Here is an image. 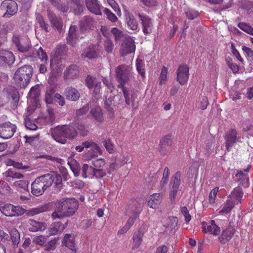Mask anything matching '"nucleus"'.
<instances>
[{
	"instance_id": "nucleus-1",
	"label": "nucleus",
	"mask_w": 253,
	"mask_h": 253,
	"mask_svg": "<svg viewBox=\"0 0 253 253\" xmlns=\"http://www.w3.org/2000/svg\"><path fill=\"white\" fill-rule=\"evenodd\" d=\"M55 177L58 182H55L57 188L62 186V178L60 175L47 173L37 177L31 185V192L36 196L42 195L44 191L50 187L54 181Z\"/></svg>"
},
{
	"instance_id": "nucleus-2",
	"label": "nucleus",
	"mask_w": 253,
	"mask_h": 253,
	"mask_svg": "<svg viewBox=\"0 0 253 253\" xmlns=\"http://www.w3.org/2000/svg\"><path fill=\"white\" fill-rule=\"evenodd\" d=\"M79 204L75 199L66 198L58 202V206L51 215L53 219H62L73 215L78 209Z\"/></svg>"
},
{
	"instance_id": "nucleus-3",
	"label": "nucleus",
	"mask_w": 253,
	"mask_h": 253,
	"mask_svg": "<svg viewBox=\"0 0 253 253\" xmlns=\"http://www.w3.org/2000/svg\"><path fill=\"white\" fill-rule=\"evenodd\" d=\"M51 136L56 142L65 144L67 139H74L78 135L75 127L71 125L58 126L51 129Z\"/></svg>"
},
{
	"instance_id": "nucleus-4",
	"label": "nucleus",
	"mask_w": 253,
	"mask_h": 253,
	"mask_svg": "<svg viewBox=\"0 0 253 253\" xmlns=\"http://www.w3.org/2000/svg\"><path fill=\"white\" fill-rule=\"evenodd\" d=\"M32 68L29 65H24L18 68L14 75V80L21 87H25L29 84L32 76Z\"/></svg>"
},
{
	"instance_id": "nucleus-5",
	"label": "nucleus",
	"mask_w": 253,
	"mask_h": 253,
	"mask_svg": "<svg viewBox=\"0 0 253 253\" xmlns=\"http://www.w3.org/2000/svg\"><path fill=\"white\" fill-rule=\"evenodd\" d=\"M116 80L120 83L118 87H123L132 76L130 68L126 65L118 66L115 70Z\"/></svg>"
},
{
	"instance_id": "nucleus-6",
	"label": "nucleus",
	"mask_w": 253,
	"mask_h": 253,
	"mask_svg": "<svg viewBox=\"0 0 253 253\" xmlns=\"http://www.w3.org/2000/svg\"><path fill=\"white\" fill-rule=\"evenodd\" d=\"M15 125L8 122L0 124V137L7 139L12 137L16 130Z\"/></svg>"
},
{
	"instance_id": "nucleus-7",
	"label": "nucleus",
	"mask_w": 253,
	"mask_h": 253,
	"mask_svg": "<svg viewBox=\"0 0 253 253\" xmlns=\"http://www.w3.org/2000/svg\"><path fill=\"white\" fill-rule=\"evenodd\" d=\"M0 8L5 10V12L3 14V16L5 17L13 15L17 11V3L12 0H5L2 1Z\"/></svg>"
},
{
	"instance_id": "nucleus-8",
	"label": "nucleus",
	"mask_w": 253,
	"mask_h": 253,
	"mask_svg": "<svg viewBox=\"0 0 253 253\" xmlns=\"http://www.w3.org/2000/svg\"><path fill=\"white\" fill-rule=\"evenodd\" d=\"M12 42L19 51L24 52L29 49V45L27 38H23L17 34H15L12 38Z\"/></svg>"
},
{
	"instance_id": "nucleus-9",
	"label": "nucleus",
	"mask_w": 253,
	"mask_h": 253,
	"mask_svg": "<svg viewBox=\"0 0 253 253\" xmlns=\"http://www.w3.org/2000/svg\"><path fill=\"white\" fill-rule=\"evenodd\" d=\"M138 16L141 21L143 33L147 35L150 34L153 30V24L152 20L146 15L138 14Z\"/></svg>"
},
{
	"instance_id": "nucleus-10",
	"label": "nucleus",
	"mask_w": 253,
	"mask_h": 253,
	"mask_svg": "<svg viewBox=\"0 0 253 253\" xmlns=\"http://www.w3.org/2000/svg\"><path fill=\"white\" fill-rule=\"evenodd\" d=\"M177 81L182 85L185 84L189 78V68L185 64L180 65L176 71Z\"/></svg>"
},
{
	"instance_id": "nucleus-11",
	"label": "nucleus",
	"mask_w": 253,
	"mask_h": 253,
	"mask_svg": "<svg viewBox=\"0 0 253 253\" xmlns=\"http://www.w3.org/2000/svg\"><path fill=\"white\" fill-rule=\"evenodd\" d=\"M135 50V45L133 40L130 37L126 38L122 44V55L133 52Z\"/></svg>"
},
{
	"instance_id": "nucleus-12",
	"label": "nucleus",
	"mask_w": 253,
	"mask_h": 253,
	"mask_svg": "<svg viewBox=\"0 0 253 253\" xmlns=\"http://www.w3.org/2000/svg\"><path fill=\"white\" fill-rule=\"evenodd\" d=\"M202 231L204 233H211L213 235H217L220 232V229L215 223L214 220H211L209 224L205 222L202 223Z\"/></svg>"
},
{
	"instance_id": "nucleus-13",
	"label": "nucleus",
	"mask_w": 253,
	"mask_h": 253,
	"mask_svg": "<svg viewBox=\"0 0 253 253\" xmlns=\"http://www.w3.org/2000/svg\"><path fill=\"white\" fill-rule=\"evenodd\" d=\"M81 55L82 58L94 59L98 58L99 54L97 51L96 46L93 44H90L83 49Z\"/></svg>"
},
{
	"instance_id": "nucleus-14",
	"label": "nucleus",
	"mask_w": 253,
	"mask_h": 253,
	"mask_svg": "<svg viewBox=\"0 0 253 253\" xmlns=\"http://www.w3.org/2000/svg\"><path fill=\"white\" fill-rule=\"evenodd\" d=\"M239 138V137H237V132L235 129H231L226 133L225 137V146L228 151L230 148Z\"/></svg>"
},
{
	"instance_id": "nucleus-15",
	"label": "nucleus",
	"mask_w": 253,
	"mask_h": 253,
	"mask_svg": "<svg viewBox=\"0 0 253 253\" xmlns=\"http://www.w3.org/2000/svg\"><path fill=\"white\" fill-rule=\"evenodd\" d=\"M88 117L91 118L95 124H100L104 121V116L101 109L99 107L92 108L88 115Z\"/></svg>"
},
{
	"instance_id": "nucleus-16",
	"label": "nucleus",
	"mask_w": 253,
	"mask_h": 253,
	"mask_svg": "<svg viewBox=\"0 0 253 253\" xmlns=\"http://www.w3.org/2000/svg\"><path fill=\"white\" fill-rule=\"evenodd\" d=\"M235 232V229L231 225H229L225 230H223L222 234L219 237L220 243L224 244L228 242L233 236Z\"/></svg>"
},
{
	"instance_id": "nucleus-17",
	"label": "nucleus",
	"mask_w": 253,
	"mask_h": 253,
	"mask_svg": "<svg viewBox=\"0 0 253 253\" xmlns=\"http://www.w3.org/2000/svg\"><path fill=\"white\" fill-rule=\"evenodd\" d=\"M13 54L8 50H0V65L11 64L14 61Z\"/></svg>"
},
{
	"instance_id": "nucleus-18",
	"label": "nucleus",
	"mask_w": 253,
	"mask_h": 253,
	"mask_svg": "<svg viewBox=\"0 0 253 253\" xmlns=\"http://www.w3.org/2000/svg\"><path fill=\"white\" fill-rule=\"evenodd\" d=\"M250 166H249L246 169H244V171L248 172L250 169ZM236 176L238 177V180L240 184L243 185L245 187H247L249 185V178L248 174L246 173H244L242 170H238L237 173L236 174Z\"/></svg>"
},
{
	"instance_id": "nucleus-19",
	"label": "nucleus",
	"mask_w": 253,
	"mask_h": 253,
	"mask_svg": "<svg viewBox=\"0 0 253 253\" xmlns=\"http://www.w3.org/2000/svg\"><path fill=\"white\" fill-rule=\"evenodd\" d=\"M47 17L53 26L60 32L62 30L63 27L61 20L57 18L55 14L49 10H47Z\"/></svg>"
},
{
	"instance_id": "nucleus-20",
	"label": "nucleus",
	"mask_w": 253,
	"mask_h": 253,
	"mask_svg": "<svg viewBox=\"0 0 253 253\" xmlns=\"http://www.w3.org/2000/svg\"><path fill=\"white\" fill-rule=\"evenodd\" d=\"M85 4L87 9L92 13L96 15L101 14V5L97 0H85Z\"/></svg>"
},
{
	"instance_id": "nucleus-21",
	"label": "nucleus",
	"mask_w": 253,
	"mask_h": 253,
	"mask_svg": "<svg viewBox=\"0 0 253 253\" xmlns=\"http://www.w3.org/2000/svg\"><path fill=\"white\" fill-rule=\"evenodd\" d=\"M46 224L44 222H39L33 219L28 221V229L30 231L36 232L45 229Z\"/></svg>"
},
{
	"instance_id": "nucleus-22",
	"label": "nucleus",
	"mask_w": 253,
	"mask_h": 253,
	"mask_svg": "<svg viewBox=\"0 0 253 253\" xmlns=\"http://www.w3.org/2000/svg\"><path fill=\"white\" fill-rule=\"evenodd\" d=\"M94 25V21L90 16H84L80 23V26L82 31L91 30Z\"/></svg>"
},
{
	"instance_id": "nucleus-23",
	"label": "nucleus",
	"mask_w": 253,
	"mask_h": 253,
	"mask_svg": "<svg viewBox=\"0 0 253 253\" xmlns=\"http://www.w3.org/2000/svg\"><path fill=\"white\" fill-rule=\"evenodd\" d=\"M68 225V222H66L63 224L61 222H55L51 225L49 229L50 234L51 235H55L61 233L66 228Z\"/></svg>"
},
{
	"instance_id": "nucleus-24",
	"label": "nucleus",
	"mask_w": 253,
	"mask_h": 253,
	"mask_svg": "<svg viewBox=\"0 0 253 253\" xmlns=\"http://www.w3.org/2000/svg\"><path fill=\"white\" fill-rule=\"evenodd\" d=\"M64 94L67 99L72 101L78 100L80 97L78 90L72 87H67L64 91Z\"/></svg>"
},
{
	"instance_id": "nucleus-25",
	"label": "nucleus",
	"mask_w": 253,
	"mask_h": 253,
	"mask_svg": "<svg viewBox=\"0 0 253 253\" xmlns=\"http://www.w3.org/2000/svg\"><path fill=\"white\" fill-rule=\"evenodd\" d=\"M62 244L70 250L74 252L76 251L74 237L71 234L65 235L62 240Z\"/></svg>"
},
{
	"instance_id": "nucleus-26",
	"label": "nucleus",
	"mask_w": 253,
	"mask_h": 253,
	"mask_svg": "<svg viewBox=\"0 0 253 253\" xmlns=\"http://www.w3.org/2000/svg\"><path fill=\"white\" fill-rule=\"evenodd\" d=\"M243 194L242 189L240 187H237L234 189L229 198L230 200L236 202V204H238L241 203Z\"/></svg>"
},
{
	"instance_id": "nucleus-27",
	"label": "nucleus",
	"mask_w": 253,
	"mask_h": 253,
	"mask_svg": "<svg viewBox=\"0 0 253 253\" xmlns=\"http://www.w3.org/2000/svg\"><path fill=\"white\" fill-rule=\"evenodd\" d=\"M79 73V70L76 65H72L68 68L64 73L65 79H73L75 78Z\"/></svg>"
},
{
	"instance_id": "nucleus-28",
	"label": "nucleus",
	"mask_w": 253,
	"mask_h": 253,
	"mask_svg": "<svg viewBox=\"0 0 253 253\" xmlns=\"http://www.w3.org/2000/svg\"><path fill=\"white\" fill-rule=\"evenodd\" d=\"M162 196L159 193L152 195L148 202V205L152 209H156L157 206L161 203Z\"/></svg>"
},
{
	"instance_id": "nucleus-29",
	"label": "nucleus",
	"mask_w": 253,
	"mask_h": 253,
	"mask_svg": "<svg viewBox=\"0 0 253 253\" xmlns=\"http://www.w3.org/2000/svg\"><path fill=\"white\" fill-rule=\"evenodd\" d=\"M32 56L34 58H38L41 61L43 62L46 61L47 60V54L41 47L38 49L36 48L33 49Z\"/></svg>"
},
{
	"instance_id": "nucleus-30",
	"label": "nucleus",
	"mask_w": 253,
	"mask_h": 253,
	"mask_svg": "<svg viewBox=\"0 0 253 253\" xmlns=\"http://www.w3.org/2000/svg\"><path fill=\"white\" fill-rule=\"evenodd\" d=\"M55 114L53 110L48 108L46 110V114L42 117L43 121L47 124L52 125L55 121Z\"/></svg>"
},
{
	"instance_id": "nucleus-31",
	"label": "nucleus",
	"mask_w": 253,
	"mask_h": 253,
	"mask_svg": "<svg viewBox=\"0 0 253 253\" xmlns=\"http://www.w3.org/2000/svg\"><path fill=\"white\" fill-rule=\"evenodd\" d=\"M143 233L138 231L135 232L133 236L132 249H137L140 246L142 241Z\"/></svg>"
},
{
	"instance_id": "nucleus-32",
	"label": "nucleus",
	"mask_w": 253,
	"mask_h": 253,
	"mask_svg": "<svg viewBox=\"0 0 253 253\" xmlns=\"http://www.w3.org/2000/svg\"><path fill=\"white\" fill-rule=\"evenodd\" d=\"M113 96L111 94V92L108 93L107 96L105 97L104 100V105L106 110L109 112L110 115H112L114 113L113 109L111 107L112 105V101Z\"/></svg>"
},
{
	"instance_id": "nucleus-33",
	"label": "nucleus",
	"mask_w": 253,
	"mask_h": 253,
	"mask_svg": "<svg viewBox=\"0 0 253 253\" xmlns=\"http://www.w3.org/2000/svg\"><path fill=\"white\" fill-rule=\"evenodd\" d=\"M82 171V176L84 178H86L87 177H92L94 168L91 166L84 164L83 165Z\"/></svg>"
},
{
	"instance_id": "nucleus-34",
	"label": "nucleus",
	"mask_w": 253,
	"mask_h": 253,
	"mask_svg": "<svg viewBox=\"0 0 253 253\" xmlns=\"http://www.w3.org/2000/svg\"><path fill=\"white\" fill-rule=\"evenodd\" d=\"M181 172L177 171L171 177L170 184L172 187H181Z\"/></svg>"
},
{
	"instance_id": "nucleus-35",
	"label": "nucleus",
	"mask_w": 253,
	"mask_h": 253,
	"mask_svg": "<svg viewBox=\"0 0 253 253\" xmlns=\"http://www.w3.org/2000/svg\"><path fill=\"white\" fill-rule=\"evenodd\" d=\"M48 209L49 206L47 205H45L43 206L39 207L36 208H33L31 210H29L27 212V214L29 216H34L40 213L46 211H48Z\"/></svg>"
},
{
	"instance_id": "nucleus-36",
	"label": "nucleus",
	"mask_w": 253,
	"mask_h": 253,
	"mask_svg": "<svg viewBox=\"0 0 253 253\" xmlns=\"http://www.w3.org/2000/svg\"><path fill=\"white\" fill-rule=\"evenodd\" d=\"M235 204H236V202H233L230 199H228L226 201V203L219 212L220 213H228L234 208Z\"/></svg>"
},
{
	"instance_id": "nucleus-37",
	"label": "nucleus",
	"mask_w": 253,
	"mask_h": 253,
	"mask_svg": "<svg viewBox=\"0 0 253 253\" xmlns=\"http://www.w3.org/2000/svg\"><path fill=\"white\" fill-rule=\"evenodd\" d=\"M54 90L52 86L48 87L45 92L44 100L47 104H50L53 102V94Z\"/></svg>"
},
{
	"instance_id": "nucleus-38",
	"label": "nucleus",
	"mask_w": 253,
	"mask_h": 253,
	"mask_svg": "<svg viewBox=\"0 0 253 253\" xmlns=\"http://www.w3.org/2000/svg\"><path fill=\"white\" fill-rule=\"evenodd\" d=\"M128 27L132 30H136L138 28V22L133 16H129L126 18Z\"/></svg>"
},
{
	"instance_id": "nucleus-39",
	"label": "nucleus",
	"mask_w": 253,
	"mask_h": 253,
	"mask_svg": "<svg viewBox=\"0 0 253 253\" xmlns=\"http://www.w3.org/2000/svg\"><path fill=\"white\" fill-rule=\"evenodd\" d=\"M141 207L139 206L138 207H137L135 210L134 216L130 217L126 221V224H125L126 226H127L129 229L131 228L132 225L134 224V221L136 218L138 217V214L141 211Z\"/></svg>"
},
{
	"instance_id": "nucleus-40",
	"label": "nucleus",
	"mask_w": 253,
	"mask_h": 253,
	"mask_svg": "<svg viewBox=\"0 0 253 253\" xmlns=\"http://www.w3.org/2000/svg\"><path fill=\"white\" fill-rule=\"evenodd\" d=\"M36 20L39 24L40 27L44 30L46 32H49V25L45 21L43 17L41 15H37Z\"/></svg>"
},
{
	"instance_id": "nucleus-41",
	"label": "nucleus",
	"mask_w": 253,
	"mask_h": 253,
	"mask_svg": "<svg viewBox=\"0 0 253 253\" xmlns=\"http://www.w3.org/2000/svg\"><path fill=\"white\" fill-rule=\"evenodd\" d=\"M181 187L171 186L169 191V199L171 203H175L176 200V196L179 191H181Z\"/></svg>"
},
{
	"instance_id": "nucleus-42",
	"label": "nucleus",
	"mask_w": 253,
	"mask_h": 253,
	"mask_svg": "<svg viewBox=\"0 0 253 253\" xmlns=\"http://www.w3.org/2000/svg\"><path fill=\"white\" fill-rule=\"evenodd\" d=\"M11 217L18 216L25 212V210L20 206H14L11 204Z\"/></svg>"
},
{
	"instance_id": "nucleus-43",
	"label": "nucleus",
	"mask_w": 253,
	"mask_h": 253,
	"mask_svg": "<svg viewBox=\"0 0 253 253\" xmlns=\"http://www.w3.org/2000/svg\"><path fill=\"white\" fill-rule=\"evenodd\" d=\"M136 69L138 73L144 78L145 76V71L144 69V63L142 60L137 59L136 61Z\"/></svg>"
},
{
	"instance_id": "nucleus-44",
	"label": "nucleus",
	"mask_w": 253,
	"mask_h": 253,
	"mask_svg": "<svg viewBox=\"0 0 253 253\" xmlns=\"http://www.w3.org/2000/svg\"><path fill=\"white\" fill-rule=\"evenodd\" d=\"M6 177H9L15 178H21L23 177V175L16 171L14 169H11L7 170L4 173Z\"/></svg>"
},
{
	"instance_id": "nucleus-45",
	"label": "nucleus",
	"mask_w": 253,
	"mask_h": 253,
	"mask_svg": "<svg viewBox=\"0 0 253 253\" xmlns=\"http://www.w3.org/2000/svg\"><path fill=\"white\" fill-rule=\"evenodd\" d=\"M11 239L14 245H17L20 241V234L15 229H12L10 233Z\"/></svg>"
},
{
	"instance_id": "nucleus-46",
	"label": "nucleus",
	"mask_w": 253,
	"mask_h": 253,
	"mask_svg": "<svg viewBox=\"0 0 253 253\" xmlns=\"http://www.w3.org/2000/svg\"><path fill=\"white\" fill-rule=\"evenodd\" d=\"M48 237L43 235L37 236L33 238L34 243L41 246H43L47 241Z\"/></svg>"
},
{
	"instance_id": "nucleus-47",
	"label": "nucleus",
	"mask_w": 253,
	"mask_h": 253,
	"mask_svg": "<svg viewBox=\"0 0 253 253\" xmlns=\"http://www.w3.org/2000/svg\"><path fill=\"white\" fill-rule=\"evenodd\" d=\"M99 152H96V150L94 149H90L87 153L84 155V158L86 160H90L93 158L97 157L98 155H101L102 152L101 150L99 147Z\"/></svg>"
},
{
	"instance_id": "nucleus-48",
	"label": "nucleus",
	"mask_w": 253,
	"mask_h": 253,
	"mask_svg": "<svg viewBox=\"0 0 253 253\" xmlns=\"http://www.w3.org/2000/svg\"><path fill=\"white\" fill-rule=\"evenodd\" d=\"M238 27L245 32L253 35V28L249 24L243 22H240L238 24Z\"/></svg>"
},
{
	"instance_id": "nucleus-49",
	"label": "nucleus",
	"mask_w": 253,
	"mask_h": 253,
	"mask_svg": "<svg viewBox=\"0 0 253 253\" xmlns=\"http://www.w3.org/2000/svg\"><path fill=\"white\" fill-rule=\"evenodd\" d=\"M167 75H168V69L166 67H163L162 69L160 76L159 78L160 80V84L162 85L163 84H166L167 81Z\"/></svg>"
},
{
	"instance_id": "nucleus-50",
	"label": "nucleus",
	"mask_w": 253,
	"mask_h": 253,
	"mask_svg": "<svg viewBox=\"0 0 253 253\" xmlns=\"http://www.w3.org/2000/svg\"><path fill=\"white\" fill-rule=\"evenodd\" d=\"M11 204H7L0 208L1 212L5 216L11 217Z\"/></svg>"
},
{
	"instance_id": "nucleus-51",
	"label": "nucleus",
	"mask_w": 253,
	"mask_h": 253,
	"mask_svg": "<svg viewBox=\"0 0 253 253\" xmlns=\"http://www.w3.org/2000/svg\"><path fill=\"white\" fill-rule=\"evenodd\" d=\"M94 89L93 90V94L95 99H99L101 97L100 90L101 87V83L100 82H97L95 83L94 86Z\"/></svg>"
},
{
	"instance_id": "nucleus-52",
	"label": "nucleus",
	"mask_w": 253,
	"mask_h": 253,
	"mask_svg": "<svg viewBox=\"0 0 253 253\" xmlns=\"http://www.w3.org/2000/svg\"><path fill=\"white\" fill-rule=\"evenodd\" d=\"M242 50L248 60L250 61H253V50L246 46H242Z\"/></svg>"
},
{
	"instance_id": "nucleus-53",
	"label": "nucleus",
	"mask_w": 253,
	"mask_h": 253,
	"mask_svg": "<svg viewBox=\"0 0 253 253\" xmlns=\"http://www.w3.org/2000/svg\"><path fill=\"white\" fill-rule=\"evenodd\" d=\"M104 47L106 52L112 53L114 48V44L110 39H107L104 41Z\"/></svg>"
},
{
	"instance_id": "nucleus-54",
	"label": "nucleus",
	"mask_w": 253,
	"mask_h": 253,
	"mask_svg": "<svg viewBox=\"0 0 253 253\" xmlns=\"http://www.w3.org/2000/svg\"><path fill=\"white\" fill-rule=\"evenodd\" d=\"M92 165L93 166L94 168L102 169L105 164V162L103 159H98L92 160L91 162Z\"/></svg>"
},
{
	"instance_id": "nucleus-55",
	"label": "nucleus",
	"mask_w": 253,
	"mask_h": 253,
	"mask_svg": "<svg viewBox=\"0 0 253 253\" xmlns=\"http://www.w3.org/2000/svg\"><path fill=\"white\" fill-rule=\"evenodd\" d=\"M15 186L19 188H21L24 190H27L28 189V182L27 180H18L14 182Z\"/></svg>"
},
{
	"instance_id": "nucleus-56",
	"label": "nucleus",
	"mask_w": 253,
	"mask_h": 253,
	"mask_svg": "<svg viewBox=\"0 0 253 253\" xmlns=\"http://www.w3.org/2000/svg\"><path fill=\"white\" fill-rule=\"evenodd\" d=\"M106 174V171L102 169L94 168L92 177H95L96 178H100L104 177Z\"/></svg>"
},
{
	"instance_id": "nucleus-57",
	"label": "nucleus",
	"mask_w": 253,
	"mask_h": 253,
	"mask_svg": "<svg viewBox=\"0 0 253 253\" xmlns=\"http://www.w3.org/2000/svg\"><path fill=\"white\" fill-rule=\"evenodd\" d=\"M82 144L84 148L94 149L96 150V152H99V146L94 142L87 141L83 142Z\"/></svg>"
},
{
	"instance_id": "nucleus-58",
	"label": "nucleus",
	"mask_w": 253,
	"mask_h": 253,
	"mask_svg": "<svg viewBox=\"0 0 253 253\" xmlns=\"http://www.w3.org/2000/svg\"><path fill=\"white\" fill-rule=\"evenodd\" d=\"M103 12L106 15L107 18L112 22H115L117 20V16L107 8H105Z\"/></svg>"
},
{
	"instance_id": "nucleus-59",
	"label": "nucleus",
	"mask_w": 253,
	"mask_h": 253,
	"mask_svg": "<svg viewBox=\"0 0 253 253\" xmlns=\"http://www.w3.org/2000/svg\"><path fill=\"white\" fill-rule=\"evenodd\" d=\"M226 61L228 67L234 73H236L239 71L240 69L239 66L235 63H233L230 58L226 59Z\"/></svg>"
},
{
	"instance_id": "nucleus-60",
	"label": "nucleus",
	"mask_w": 253,
	"mask_h": 253,
	"mask_svg": "<svg viewBox=\"0 0 253 253\" xmlns=\"http://www.w3.org/2000/svg\"><path fill=\"white\" fill-rule=\"evenodd\" d=\"M219 188L216 187L213 189L209 194V201L210 203L213 204L216 197L217 193L218 191Z\"/></svg>"
},
{
	"instance_id": "nucleus-61",
	"label": "nucleus",
	"mask_w": 253,
	"mask_h": 253,
	"mask_svg": "<svg viewBox=\"0 0 253 253\" xmlns=\"http://www.w3.org/2000/svg\"><path fill=\"white\" fill-rule=\"evenodd\" d=\"M111 31L114 35L116 41L119 40L124 36L123 32L116 28H112Z\"/></svg>"
},
{
	"instance_id": "nucleus-62",
	"label": "nucleus",
	"mask_w": 253,
	"mask_h": 253,
	"mask_svg": "<svg viewBox=\"0 0 253 253\" xmlns=\"http://www.w3.org/2000/svg\"><path fill=\"white\" fill-rule=\"evenodd\" d=\"M95 81V79L92 77L91 76L88 75L85 79V83L87 86L89 88H92L95 84V83H97Z\"/></svg>"
},
{
	"instance_id": "nucleus-63",
	"label": "nucleus",
	"mask_w": 253,
	"mask_h": 253,
	"mask_svg": "<svg viewBox=\"0 0 253 253\" xmlns=\"http://www.w3.org/2000/svg\"><path fill=\"white\" fill-rule=\"evenodd\" d=\"M43 246L45 247V251H53L56 248V242L54 240L46 242Z\"/></svg>"
},
{
	"instance_id": "nucleus-64",
	"label": "nucleus",
	"mask_w": 253,
	"mask_h": 253,
	"mask_svg": "<svg viewBox=\"0 0 253 253\" xmlns=\"http://www.w3.org/2000/svg\"><path fill=\"white\" fill-rule=\"evenodd\" d=\"M181 213L184 216L185 221L188 223L191 219V216L189 213V211L186 207H182L180 210Z\"/></svg>"
}]
</instances>
